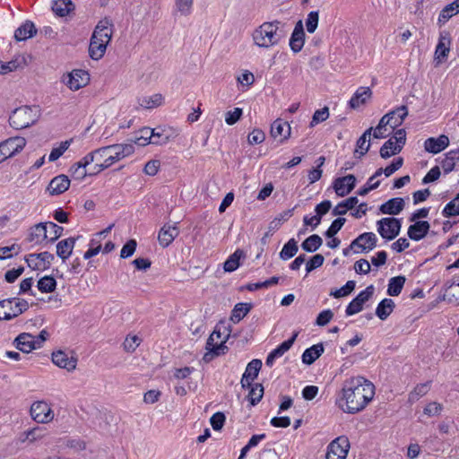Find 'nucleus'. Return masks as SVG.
Listing matches in <instances>:
<instances>
[{"label":"nucleus","mask_w":459,"mask_h":459,"mask_svg":"<svg viewBox=\"0 0 459 459\" xmlns=\"http://www.w3.org/2000/svg\"><path fill=\"white\" fill-rule=\"evenodd\" d=\"M375 395V385L363 377H352L342 384L336 404L346 413L355 414L368 404Z\"/></svg>","instance_id":"obj_1"},{"label":"nucleus","mask_w":459,"mask_h":459,"mask_svg":"<svg viewBox=\"0 0 459 459\" xmlns=\"http://www.w3.org/2000/svg\"><path fill=\"white\" fill-rule=\"evenodd\" d=\"M281 24V22L278 20L262 23L252 33L254 43L263 48L278 45L283 37L279 31Z\"/></svg>","instance_id":"obj_2"},{"label":"nucleus","mask_w":459,"mask_h":459,"mask_svg":"<svg viewBox=\"0 0 459 459\" xmlns=\"http://www.w3.org/2000/svg\"><path fill=\"white\" fill-rule=\"evenodd\" d=\"M41 116L39 106H22L15 108L9 117L10 126L22 130L35 125Z\"/></svg>","instance_id":"obj_3"},{"label":"nucleus","mask_w":459,"mask_h":459,"mask_svg":"<svg viewBox=\"0 0 459 459\" xmlns=\"http://www.w3.org/2000/svg\"><path fill=\"white\" fill-rule=\"evenodd\" d=\"M30 306L24 299L13 297L0 300V321L12 320L29 309Z\"/></svg>","instance_id":"obj_4"},{"label":"nucleus","mask_w":459,"mask_h":459,"mask_svg":"<svg viewBox=\"0 0 459 459\" xmlns=\"http://www.w3.org/2000/svg\"><path fill=\"white\" fill-rule=\"evenodd\" d=\"M96 152L98 156L108 154L104 160L110 167L115 162L133 154L134 152V146L133 143H117L96 149Z\"/></svg>","instance_id":"obj_5"},{"label":"nucleus","mask_w":459,"mask_h":459,"mask_svg":"<svg viewBox=\"0 0 459 459\" xmlns=\"http://www.w3.org/2000/svg\"><path fill=\"white\" fill-rule=\"evenodd\" d=\"M221 333L220 330L217 329V327L214 329V331L211 333L209 338L206 341V352L204 353L203 357V360L205 363L211 362L215 357L224 355L228 351V347L226 346V342L230 336V333L226 335L221 342H214V335H217V340L221 339Z\"/></svg>","instance_id":"obj_6"},{"label":"nucleus","mask_w":459,"mask_h":459,"mask_svg":"<svg viewBox=\"0 0 459 459\" xmlns=\"http://www.w3.org/2000/svg\"><path fill=\"white\" fill-rule=\"evenodd\" d=\"M377 232L385 240L394 239L401 231L402 219L385 217L377 221Z\"/></svg>","instance_id":"obj_7"},{"label":"nucleus","mask_w":459,"mask_h":459,"mask_svg":"<svg viewBox=\"0 0 459 459\" xmlns=\"http://www.w3.org/2000/svg\"><path fill=\"white\" fill-rule=\"evenodd\" d=\"M377 238L373 232H364L351 241L349 247L343 248L342 254L348 256L351 250L359 247L361 251H370L377 247Z\"/></svg>","instance_id":"obj_8"},{"label":"nucleus","mask_w":459,"mask_h":459,"mask_svg":"<svg viewBox=\"0 0 459 459\" xmlns=\"http://www.w3.org/2000/svg\"><path fill=\"white\" fill-rule=\"evenodd\" d=\"M62 82L72 91H78L86 86L90 82V74L83 69H74L64 74Z\"/></svg>","instance_id":"obj_9"},{"label":"nucleus","mask_w":459,"mask_h":459,"mask_svg":"<svg viewBox=\"0 0 459 459\" xmlns=\"http://www.w3.org/2000/svg\"><path fill=\"white\" fill-rule=\"evenodd\" d=\"M350 449V441L346 436L333 439L327 446L326 459H345Z\"/></svg>","instance_id":"obj_10"},{"label":"nucleus","mask_w":459,"mask_h":459,"mask_svg":"<svg viewBox=\"0 0 459 459\" xmlns=\"http://www.w3.org/2000/svg\"><path fill=\"white\" fill-rule=\"evenodd\" d=\"M374 291L375 288L372 284L360 291L346 307V316H350L360 312L364 304L372 298Z\"/></svg>","instance_id":"obj_11"},{"label":"nucleus","mask_w":459,"mask_h":459,"mask_svg":"<svg viewBox=\"0 0 459 459\" xmlns=\"http://www.w3.org/2000/svg\"><path fill=\"white\" fill-rule=\"evenodd\" d=\"M54 259V255L48 251L30 254L25 256V261L28 266L32 270L48 269Z\"/></svg>","instance_id":"obj_12"},{"label":"nucleus","mask_w":459,"mask_h":459,"mask_svg":"<svg viewBox=\"0 0 459 459\" xmlns=\"http://www.w3.org/2000/svg\"><path fill=\"white\" fill-rule=\"evenodd\" d=\"M30 416L39 423L50 422L54 418V412L46 402H34L30 406Z\"/></svg>","instance_id":"obj_13"},{"label":"nucleus","mask_w":459,"mask_h":459,"mask_svg":"<svg viewBox=\"0 0 459 459\" xmlns=\"http://www.w3.org/2000/svg\"><path fill=\"white\" fill-rule=\"evenodd\" d=\"M356 181V177L353 174L340 177L333 180V188L338 196L343 197L355 188Z\"/></svg>","instance_id":"obj_14"},{"label":"nucleus","mask_w":459,"mask_h":459,"mask_svg":"<svg viewBox=\"0 0 459 459\" xmlns=\"http://www.w3.org/2000/svg\"><path fill=\"white\" fill-rule=\"evenodd\" d=\"M112 28L113 24L111 21L108 18H104L98 22L91 39L108 44L112 39Z\"/></svg>","instance_id":"obj_15"},{"label":"nucleus","mask_w":459,"mask_h":459,"mask_svg":"<svg viewBox=\"0 0 459 459\" xmlns=\"http://www.w3.org/2000/svg\"><path fill=\"white\" fill-rule=\"evenodd\" d=\"M305 38L306 34L304 31L303 22L299 20L295 24L289 43L293 53L297 54L301 51L305 44Z\"/></svg>","instance_id":"obj_16"},{"label":"nucleus","mask_w":459,"mask_h":459,"mask_svg":"<svg viewBox=\"0 0 459 459\" xmlns=\"http://www.w3.org/2000/svg\"><path fill=\"white\" fill-rule=\"evenodd\" d=\"M294 209L295 208H292L282 212L269 223L268 231L265 232L261 238V244L263 246L267 245L268 238L273 236V232L279 230L283 221L289 220L293 215Z\"/></svg>","instance_id":"obj_17"},{"label":"nucleus","mask_w":459,"mask_h":459,"mask_svg":"<svg viewBox=\"0 0 459 459\" xmlns=\"http://www.w3.org/2000/svg\"><path fill=\"white\" fill-rule=\"evenodd\" d=\"M51 359H52V362L56 366L59 367L61 368H65L67 371H72V370L75 369L76 365H77L76 358L68 357V355L61 350L53 351L52 355H51Z\"/></svg>","instance_id":"obj_18"},{"label":"nucleus","mask_w":459,"mask_h":459,"mask_svg":"<svg viewBox=\"0 0 459 459\" xmlns=\"http://www.w3.org/2000/svg\"><path fill=\"white\" fill-rule=\"evenodd\" d=\"M449 145V138L446 134H440L438 137H429L424 142L425 151L437 154L444 151Z\"/></svg>","instance_id":"obj_19"},{"label":"nucleus","mask_w":459,"mask_h":459,"mask_svg":"<svg viewBox=\"0 0 459 459\" xmlns=\"http://www.w3.org/2000/svg\"><path fill=\"white\" fill-rule=\"evenodd\" d=\"M430 224L427 221H418L408 228L407 235L410 239L420 241L429 232Z\"/></svg>","instance_id":"obj_20"},{"label":"nucleus","mask_w":459,"mask_h":459,"mask_svg":"<svg viewBox=\"0 0 459 459\" xmlns=\"http://www.w3.org/2000/svg\"><path fill=\"white\" fill-rule=\"evenodd\" d=\"M69 186V178L66 175L61 174L51 179L47 189L51 195H58L65 193Z\"/></svg>","instance_id":"obj_21"},{"label":"nucleus","mask_w":459,"mask_h":459,"mask_svg":"<svg viewBox=\"0 0 459 459\" xmlns=\"http://www.w3.org/2000/svg\"><path fill=\"white\" fill-rule=\"evenodd\" d=\"M13 346L23 353H30L33 350H36V344L34 342V335L30 333H20L13 342Z\"/></svg>","instance_id":"obj_22"},{"label":"nucleus","mask_w":459,"mask_h":459,"mask_svg":"<svg viewBox=\"0 0 459 459\" xmlns=\"http://www.w3.org/2000/svg\"><path fill=\"white\" fill-rule=\"evenodd\" d=\"M151 131L153 132L152 140V144L155 145L167 144L169 142L173 140L178 135V134L171 128H165L160 126L157 128L151 129Z\"/></svg>","instance_id":"obj_23"},{"label":"nucleus","mask_w":459,"mask_h":459,"mask_svg":"<svg viewBox=\"0 0 459 459\" xmlns=\"http://www.w3.org/2000/svg\"><path fill=\"white\" fill-rule=\"evenodd\" d=\"M270 134L274 139L282 136L279 142L283 143L290 136V126L282 119L278 118L272 124Z\"/></svg>","instance_id":"obj_24"},{"label":"nucleus","mask_w":459,"mask_h":459,"mask_svg":"<svg viewBox=\"0 0 459 459\" xmlns=\"http://www.w3.org/2000/svg\"><path fill=\"white\" fill-rule=\"evenodd\" d=\"M37 28L33 22L26 20L14 31V39L16 41H24L33 38L37 34Z\"/></svg>","instance_id":"obj_25"},{"label":"nucleus","mask_w":459,"mask_h":459,"mask_svg":"<svg viewBox=\"0 0 459 459\" xmlns=\"http://www.w3.org/2000/svg\"><path fill=\"white\" fill-rule=\"evenodd\" d=\"M404 200L402 197H394L382 204L379 207V211L383 214L387 215H397L404 209Z\"/></svg>","instance_id":"obj_26"},{"label":"nucleus","mask_w":459,"mask_h":459,"mask_svg":"<svg viewBox=\"0 0 459 459\" xmlns=\"http://www.w3.org/2000/svg\"><path fill=\"white\" fill-rule=\"evenodd\" d=\"M78 238L79 236L77 238L70 237L65 239L60 240L56 244V255L60 257L63 260V262L68 259L73 254L75 242Z\"/></svg>","instance_id":"obj_27"},{"label":"nucleus","mask_w":459,"mask_h":459,"mask_svg":"<svg viewBox=\"0 0 459 459\" xmlns=\"http://www.w3.org/2000/svg\"><path fill=\"white\" fill-rule=\"evenodd\" d=\"M179 231L176 226H167L164 225L158 235V240L161 247H169L173 240L177 238Z\"/></svg>","instance_id":"obj_28"},{"label":"nucleus","mask_w":459,"mask_h":459,"mask_svg":"<svg viewBox=\"0 0 459 459\" xmlns=\"http://www.w3.org/2000/svg\"><path fill=\"white\" fill-rule=\"evenodd\" d=\"M371 95L372 91L369 87H359L351 98L349 106L351 108L356 109L360 105L365 104Z\"/></svg>","instance_id":"obj_29"},{"label":"nucleus","mask_w":459,"mask_h":459,"mask_svg":"<svg viewBox=\"0 0 459 459\" xmlns=\"http://www.w3.org/2000/svg\"><path fill=\"white\" fill-rule=\"evenodd\" d=\"M324 351L322 342L312 345L304 351L301 356L302 362L306 365H312L324 353Z\"/></svg>","instance_id":"obj_30"},{"label":"nucleus","mask_w":459,"mask_h":459,"mask_svg":"<svg viewBox=\"0 0 459 459\" xmlns=\"http://www.w3.org/2000/svg\"><path fill=\"white\" fill-rule=\"evenodd\" d=\"M48 239V223L39 222L30 229V232L27 240L29 242L35 241L40 243L42 240Z\"/></svg>","instance_id":"obj_31"},{"label":"nucleus","mask_w":459,"mask_h":459,"mask_svg":"<svg viewBox=\"0 0 459 459\" xmlns=\"http://www.w3.org/2000/svg\"><path fill=\"white\" fill-rule=\"evenodd\" d=\"M455 161H459V148L446 152L440 161L445 174H449L455 169Z\"/></svg>","instance_id":"obj_32"},{"label":"nucleus","mask_w":459,"mask_h":459,"mask_svg":"<svg viewBox=\"0 0 459 459\" xmlns=\"http://www.w3.org/2000/svg\"><path fill=\"white\" fill-rule=\"evenodd\" d=\"M252 308H253L252 303H247V302L237 303L231 311L230 320L234 324L238 323L249 313V311Z\"/></svg>","instance_id":"obj_33"},{"label":"nucleus","mask_w":459,"mask_h":459,"mask_svg":"<svg viewBox=\"0 0 459 459\" xmlns=\"http://www.w3.org/2000/svg\"><path fill=\"white\" fill-rule=\"evenodd\" d=\"M52 10L56 15L65 17L74 10V4L72 0H54Z\"/></svg>","instance_id":"obj_34"},{"label":"nucleus","mask_w":459,"mask_h":459,"mask_svg":"<svg viewBox=\"0 0 459 459\" xmlns=\"http://www.w3.org/2000/svg\"><path fill=\"white\" fill-rule=\"evenodd\" d=\"M395 304L391 299H382L377 306L376 315L381 320H385L394 311Z\"/></svg>","instance_id":"obj_35"},{"label":"nucleus","mask_w":459,"mask_h":459,"mask_svg":"<svg viewBox=\"0 0 459 459\" xmlns=\"http://www.w3.org/2000/svg\"><path fill=\"white\" fill-rule=\"evenodd\" d=\"M402 150V145L397 143L393 138H390L382 145L379 153L381 158L388 159L393 155L398 154Z\"/></svg>","instance_id":"obj_36"},{"label":"nucleus","mask_w":459,"mask_h":459,"mask_svg":"<svg viewBox=\"0 0 459 459\" xmlns=\"http://www.w3.org/2000/svg\"><path fill=\"white\" fill-rule=\"evenodd\" d=\"M457 13H459V0H455L441 10L438 15V23L440 25L446 23Z\"/></svg>","instance_id":"obj_37"},{"label":"nucleus","mask_w":459,"mask_h":459,"mask_svg":"<svg viewBox=\"0 0 459 459\" xmlns=\"http://www.w3.org/2000/svg\"><path fill=\"white\" fill-rule=\"evenodd\" d=\"M245 257V253L241 249H237L223 264V269L227 273L236 271L240 265V259Z\"/></svg>","instance_id":"obj_38"},{"label":"nucleus","mask_w":459,"mask_h":459,"mask_svg":"<svg viewBox=\"0 0 459 459\" xmlns=\"http://www.w3.org/2000/svg\"><path fill=\"white\" fill-rule=\"evenodd\" d=\"M357 196H351L344 201L340 202L333 210V216H342L346 214L348 210H351L358 204Z\"/></svg>","instance_id":"obj_39"},{"label":"nucleus","mask_w":459,"mask_h":459,"mask_svg":"<svg viewBox=\"0 0 459 459\" xmlns=\"http://www.w3.org/2000/svg\"><path fill=\"white\" fill-rule=\"evenodd\" d=\"M24 56H16L9 62L4 63L0 61V74H6L10 72L15 71L18 68H22L25 65Z\"/></svg>","instance_id":"obj_40"},{"label":"nucleus","mask_w":459,"mask_h":459,"mask_svg":"<svg viewBox=\"0 0 459 459\" xmlns=\"http://www.w3.org/2000/svg\"><path fill=\"white\" fill-rule=\"evenodd\" d=\"M108 45V44H106L105 42L91 39L89 46V54L91 58L93 60L100 59L104 56Z\"/></svg>","instance_id":"obj_41"},{"label":"nucleus","mask_w":459,"mask_h":459,"mask_svg":"<svg viewBox=\"0 0 459 459\" xmlns=\"http://www.w3.org/2000/svg\"><path fill=\"white\" fill-rule=\"evenodd\" d=\"M405 281L406 278L403 275L392 277L389 280L387 294L393 297L398 296L402 292Z\"/></svg>","instance_id":"obj_42"},{"label":"nucleus","mask_w":459,"mask_h":459,"mask_svg":"<svg viewBox=\"0 0 459 459\" xmlns=\"http://www.w3.org/2000/svg\"><path fill=\"white\" fill-rule=\"evenodd\" d=\"M389 114H391L392 117V129L394 130L396 127L400 126L407 117L408 108L405 105H402L390 111Z\"/></svg>","instance_id":"obj_43"},{"label":"nucleus","mask_w":459,"mask_h":459,"mask_svg":"<svg viewBox=\"0 0 459 459\" xmlns=\"http://www.w3.org/2000/svg\"><path fill=\"white\" fill-rule=\"evenodd\" d=\"M430 383V381H427L425 383L418 384L408 394V403L412 404L420 397L424 396L429 390Z\"/></svg>","instance_id":"obj_44"},{"label":"nucleus","mask_w":459,"mask_h":459,"mask_svg":"<svg viewBox=\"0 0 459 459\" xmlns=\"http://www.w3.org/2000/svg\"><path fill=\"white\" fill-rule=\"evenodd\" d=\"M322 238L317 234H313L302 242L301 248L307 253H314L322 246Z\"/></svg>","instance_id":"obj_45"},{"label":"nucleus","mask_w":459,"mask_h":459,"mask_svg":"<svg viewBox=\"0 0 459 459\" xmlns=\"http://www.w3.org/2000/svg\"><path fill=\"white\" fill-rule=\"evenodd\" d=\"M449 45L450 38L441 34L435 51L436 59L441 61L447 56L449 53Z\"/></svg>","instance_id":"obj_46"},{"label":"nucleus","mask_w":459,"mask_h":459,"mask_svg":"<svg viewBox=\"0 0 459 459\" xmlns=\"http://www.w3.org/2000/svg\"><path fill=\"white\" fill-rule=\"evenodd\" d=\"M37 287L42 293H50L56 289V281L53 276L46 275L38 281Z\"/></svg>","instance_id":"obj_47"},{"label":"nucleus","mask_w":459,"mask_h":459,"mask_svg":"<svg viewBox=\"0 0 459 459\" xmlns=\"http://www.w3.org/2000/svg\"><path fill=\"white\" fill-rule=\"evenodd\" d=\"M299 247L297 241L294 238H290L287 243L284 244L279 256L281 260H289L292 258L298 252Z\"/></svg>","instance_id":"obj_48"},{"label":"nucleus","mask_w":459,"mask_h":459,"mask_svg":"<svg viewBox=\"0 0 459 459\" xmlns=\"http://www.w3.org/2000/svg\"><path fill=\"white\" fill-rule=\"evenodd\" d=\"M262 368V361L258 359H252L247 366L244 375V381L246 378L254 380L257 377L258 373Z\"/></svg>","instance_id":"obj_49"},{"label":"nucleus","mask_w":459,"mask_h":459,"mask_svg":"<svg viewBox=\"0 0 459 459\" xmlns=\"http://www.w3.org/2000/svg\"><path fill=\"white\" fill-rule=\"evenodd\" d=\"M442 215L445 218H451L459 215V194L446 204L442 210Z\"/></svg>","instance_id":"obj_50"},{"label":"nucleus","mask_w":459,"mask_h":459,"mask_svg":"<svg viewBox=\"0 0 459 459\" xmlns=\"http://www.w3.org/2000/svg\"><path fill=\"white\" fill-rule=\"evenodd\" d=\"M264 392V389L262 384H254V386L249 389L247 396L251 406L256 405L262 400Z\"/></svg>","instance_id":"obj_51"},{"label":"nucleus","mask_w":459,"mask_h":459,"mask_svg":"<svg viewBox=\"0 0 459 459\" xmlns=\"http://www.w3.org/2000/svg\"><path fill=\"white\" fill-rule=\"evenodd\" d=\"M139 136H136L131 142L139 146H146L150 143L152 144V136L153 135V132L151 131L149 127H143L139 131Z\"/></svg>","instance_id":"obj_52"},{"label":"nucleus","mask_w":459,"mask_h":459,"mask_svg":"<svg viewBox=\"0 0 459 459\" xmlns=\"http://www.w3.org/2000/svg\"><path fill=\"white\" fill-rule=\"evenodd\" d=\"M98 156L96 150L86 154L80 161L75 162L70 169L73 174L79 171L80 169H85L88 165L93 162Z\"/></svg>","instance_id":"obj_53"},{"label":"nucleus","mask_w":459,"mask_h":459,"mask_svg":"<svg viewBox=\"0 0 459 459\" xmlns=\"http://www.w3.org/2000/svg\"><path fill=\"white\" fill-rule=\"evenodd\" d=\"M356 281L353 280L348 281L342 288L338 290H332L330 292V296L340 299L342 297H345L350 295L355 289Z\"/></svg>","instance_id":"obj_54"},{"label":"nucleus","mask_w":459,"mask_h":459,"mask_svg":"<svg viewBox=\"0 0 459 459\" xmlns=\"http://www.w3.org/2000/svg\"><path fill=\"white\" fill-rule=\"evenodd\" d=\"M346 222V219L343 217H338L333 220L330 225V227L325 231L324 235L325 238H333L334 237L342 228L344 223Z\"/></svg>","instance_id":"obj_55"},{"label":"nucleus","mask_w":459,"mask_h":459,"mask_svg":"<svg viewBox=\"0 0 459 459\" xmlns=\"http://www.w3.org/2000/svg\"><path fill=\"white\" fill-rule=\"evenodd\" d=\"M370 142L365 139L364 136H359L356 142V149L354 151V156L357 159L362 158L369 150Z\"/></svg>","instance_id":"obj_56"},{"label":"nucleus","mask_w":459,"mask_h":459,"mask_svg":"<svg viewBox=\"0 0 459 459\" xmlns=\"http://www.w3.org/2000/svg\"><path fill=\"white\" fill-rule=\"evenodd\" d=\"M71 142H72V140H67V141L62 142L58 147L53 148L49 153L48 160L52 162V161H56V160H58L65 153V152L69 148Z\"/></svg>","instance_id":"obj_57"},{"label":"nucleus","mask_w":459,"mask_h":459,"mask_svg":"<svg viewBox=\"0 0 459 459\" xmlns=\"http://www.w3.org/2000/svg\"><path fill=\"white\" fill-rule=\"evenodd\" d=\"M319 13L318 11H311L306 19V28L307 32L314 33L318 26Z\"/></svg>","instance_id":"obj_58"},{"label":"nucleus","mask_w":459,"mask_h":459,"mask_svg":"<svg viewBox=\"0 0 459 459\" xmlns=\"http://www.w3.org/2000/svg\"><path fill=\"white\" fill-rule=\"evenodd\" d=\"M163 97L161 94H153L151 97H144L141 102V106L145 108H152L161 105Z\"/></svg>","instance_id":"obj_59"},{"label":"nucleus","mask_w":459,"mask_h":459,"mask_svg":"<svg viewBox=\"0 0 459 459\" xmlns=\"http://www.w3.org/2000/svg\"><path fill=\"white\" fill-rule=\"evenodd\" d=\"M329 117V108L324 107L323 108L315 111L312 120L310 121L309 126L314 127L316 125L325 121Z\"/></svg>","instance_id":"obj_60"},{"label":"nucleus","mask_w":459,"mask_h":459,"mask_svg":"<svg viewBox=\"0 0 459 459\" xmlns=\"http://www.w3.org/2000/svg\"><path fill=\"white\" fill-rule=\"evenodd\" d=\"M324 262L325 257L321 254H316L313 255L306 264L307 273H311L312 271L321 267Z\"/></svg>","instance_id":"obj_61"},{"label":"nucleus","mask_w":459,"mask_h":459,"mask_svg":"<svg viewBox=\"0 0 459 459\" xmlns=\"http://www.w3.org/2000/svg\"><path fill=\"white\" fill-rule=\"evenodd\" d=\"M142 342V339L140 337H138L137 335H133V336H130L128 335L124 343H123V346H124V349L127 352H134L136 348L140 345Z\"/></svg>","instance_id":"obj_62"},{"label":"nucleus","mask_w":459,"mask_h":459,"mask_svg":"<svg viewBox=\"0 0 459 459\" xmlns=\"http://www.w3.org/2000/svg\"><path fill=\"white\" fill-rule=\"evenodd\" d=\"M137 247L135 239H129L122 247L120 251V257L123 259L128 258L134 255Z\"/></svg>","instance_id":"obj_63"},{"label":"nucleus","mask_w":459,"mask_h":459,"mask_svg":"<svg viewBox=\"0 0 459 459\" xmlns=\"http://www.w3.org/2000/svg\"><path fill=\"white\" fill-rule=\"evenodd\" d=\"M243 109L241 108H235L225 114V122L229 126L235 125L242 117Z\"/></svg>","instance_id":"obj_64"}]
</instances>
